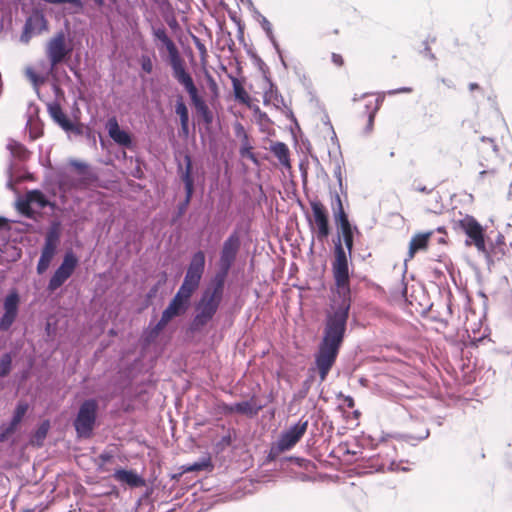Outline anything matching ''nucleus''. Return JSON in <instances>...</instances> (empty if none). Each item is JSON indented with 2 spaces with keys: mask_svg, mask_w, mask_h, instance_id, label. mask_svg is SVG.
Returning a JSON list of instances; mask_svg holds the SVG:
<instances>
[{
  "mask_svg": "<svg viewBox=\"0 0 512 512\" xmlns=\"http://www.w3.org/2000/svg\"><path fill=\"white\" fill-rule=\"evenodd\" d=\"M175 113L179 116L181 121H189V112L182 97H179L175 104Z\"/></svg>",
  "mask_w": 512,
  "mask_h": 512,
  "instance_id": "72a5a7b5",
  "label": "nucleus"
},
{
  "mask_svg": "<svg viewBox=\"0 0 512 512\" xmlns=\"http://www.w3.org/2000/svg\"><path fill=\"white\" fill-rule=\"evenodd\" d=\"M429 436V430H426L425 433L419 437L420 440H424Z\"/></svg>",
  "mask_w": 512,
  "mask_h": 512,
  "instance_id": "e2e57ef3",
  "label": "nucleus"
},
{
  "mask_svg": "<svg viewBox=\"0 0 512 512\" xmlns=\"http://www.w3.org/2000/svg\"><path fill=\"white\" fill-rule=\"evenodd\" d=\"M432 232L419 233L412 237L409 243L408 259H412L416 252L424 250L427 247L428 240Z\"/></svg>",
  "mask_w": 512,
  "mask_h": 512,
  "instance_id": "5701e85b",
  "label": "nucleus"
},
{
  "mask_svg": "<svg viewBox=\"0 0 512 512\" xmlns=\"http://www.w3.org/2000/svg\"><path fill=\"white\" fill-rule=\"evenodd\" d=\"M504 236L501 234H498L496 237V240L491 246H498V245H505Z\"/></svg>",
  "mask_w": 512,
  "mask_h": 512,
  "instance_id": "8fccbe9b",
  "label": "nucleus"
},
{
  "mask_svg": "<svg viewBox=\"0 0 512 512\" xmlns=\"http://www.w3.org/2000/svg\"><path fill=\"white\" fill-rule=\"evenodd\" d=\"M332 210L335 221L340 226V228L351 226L348 217L344 211L342 201L338 193H335L333 195Z\"/></svg>",
  "mask_w": 512,
  "mask_h": 512,
  "instance_id": "4be33fe9",
  "label": "nucleus"
},
{
  "mask_svg": "<svg viewBox=\"0 0 512 512\" xmlns=\"http://www.w3.org/2000/svg\"><path fill=\"white\" fill-rule=\"evenodd\" d=\"M263 101L265 105H273L275 108H280L284 104L283 97L273 84H270L269 89L264 92Z\"/></svg>",
  "mask_w": 512,
  "mask_h": 512,
  "instance_id": "a878e982",
  "label": "nucleus"
},
{
  "mask_svg": "<svg viewBox=\"0 0 512 512\" xmlns=\"http://www.w3.org/2000/svg\"><path fill=\"white\" fill-rule=\"evenodd\" d=\"M496 172H497V170L495 168H492L490 170H482L479 172V179H483L484 176L487 174L495 175Z\"/></svg>",
  "mask_w": 512,
  "mask_h": 512,
  "instance_id": "09e8293b",
  "label": "nucleus"
},
{
  "mask_svg": "<svg viewBox=\"0 0 512 512\" xmlns=\"http://www.w3.org/2000/svg\"><path fill=\"white\" fill-rule=\"evenodd\" d=\"M59 241L60 232L58 227L55 225L47 231L45 236V242L36 267L37 273L39 275H42L49 268L51 261L57 252Z\"/></svg>",
  "mask_w": 512,
  "mask_h": 512,
  "instance_id": "9d476101",
  "label": "nucleus"
},
{
  "mask_svg": "<svg viewBox=\"0 0 512 512\" xmlns=\"http://www.w3.org/2000/svg\"><path fill=\"white\" fill-rule=\"evenodd\" d=\"M114 458V455L110 451H104L98 456L99 464L98 467L100 470H104V465Z\"/></svg>",
  "mask_w": 512,
  "mask_h": 512,
  "instance_id": "4c0bfd02",
  "label": "nucleus"
},
{
  "mask_svg": "<svg viewBox=\"0 0 512 512\" xmlns=\"http://www.w3.org/2000/svg\"><path fill=\"white\" fill-rule=\"evenodd\" d=\"M49 429H50L49 421H44L40 424V426L38 427V429L36 430V432L34 434V442L37 445H39V446L42 445L44 439L47 436Z\"/></svg>",
  "mask_w": 512,
  "mask_h": 512,
  "instance_id": "2f4dec72",
  "label": "nucleus"
},
{
  "mask_svg": "<svg viewBox=\"0 0 512 512\" xmlns=\"http://www.w3.org/2000/svg\"><path fill=\"white\" fill-rule=\"evenodd\" d=\"M19 295L16 291H11L4 299V314L0 319V330H8L14 323L19 306Z\"/></svg>",
  "mask_w": 512,
  "mask_h": 512,
  "instance_id": "dca6fc26",
  "label": "nucleus"
},
{
  "mask_svg": "<svg viewBox=\"0 0 512 512\" xmlns=\"http://www.w3.org/2000/svg\"><path fill=\"white\" fill-rule=\"evenodd\" d=\"M416 190L419 191V192H422V193H430L431 192V190L427 189L426 186H418L416 188Z\"/></svg>",
  "mask_w": 512,
  "mask_h": 512,
  "instance_id": "bf43d9fd",
  "label": "nucleus"
},
{
  "mask_svg": "<svg viewBox=\"0 0 512 512\" xmlns=\"http://www.w3.org/2000/svg\"><path fill=\"white\" fill-rule=\"evenodd\" d=\"M46 29L47 21L45 16L42 13L35 12L27 18L20 41L28 43L33 36L41 34Z\"/></svg>",
  "mask_w": 512,
  "mask_h": 512,
  "instance_id": "f3484780",
  "label": "nucleus"
},
{
  "mask_svg": "<svg viewBox=\"0 0 512 512\" xmlns=\"http://www.w3.org/2000/svg\"><path fill=\"white\" fill-rule=\"evenodd\" d=\"M480 140H481L482 142H485V143L487 142V143L491 144L492 150H493L495 153H497V152H498V146H497V144L495 143V141H494L492 138H489V137H485V136H483V137H481V139H480Z\"/></svg>",
  "mask_w": 512,
  "mask_h": 512,
  "instance_id": "a18cd8bd",
  "label": "nucleus"
},
{
  "mask_svg": "<svg viewBox=\"0 0 512 512\" xmlns=\"http://www.w3.org/2000/svg\"><path fill=\"white\" fill-rule=\"evenodd\" d=\"M176 81L184 87L186 92L188 93L190 100L195 107V110L198 115L203 117L204 115L208 114L210 111L208 105L206 104L205 100L202 96H200L198 88L196 87L194 80L189 72H185L181 74L180 76L175 78Z\"/></svg>",
  "mask_w": 512,
  "mask_h": 512,
  "instance_id": "4468645a",
  "label": "nucleus"
},
{
  "mask_svg": "<svg viewBox=\"0 0 512 512\" xmlns=\"http://www.w3.org/2000/svg\"><path fill=\"white\" fill-rule=\"evenodd\" d=\"M375 116L376 113L369 111V116H367V124L366 127L364 128V133L366 135L370 134L373 131Z\"/></svg>",
  "mask_w": 512,
  "mask_h": 512,
  "instance_id": "37998d69",
  "label": "nucleus"
},
{
  "mask_svg": "<svg viewBox=\"0 0 512 512\" xmlns=\"http://www.w3.org/2000/svg\"><path fill=\"white\" fill-rule=\"evenodd\" d=\"M224 284L213 279L203 292L195 308L196 314L191 324L193 330L202 329L213 319L223 298Z\"/></svg>",
  "mask_w": 512,
  "mask_h": 512,
  "instance_id": "7ed1b4c3",
  "label": "nucleus"
},
{
  "mask_svg": "<svg viewBox=\"0 0 512 512\" xmlns=\"http://www.w3.org/2000/svg\"><path fill=\"white\" fill-rule=\"evenodd\" d=\"M454 228L460 229L466 234L465 244L467 246H475L478 252L486 251L484 228L473 216L464 215L460 219L454 220Z\"/></svg>",
  "mask_w": 512,
  "mask_h": 512,
  "instance_id": "423d86ee",
  "label": "nucleus"
},
{
  "mask_svg": "<svg viewBox=\"0 0 512 512\" xmlns=\"http://www.w3.org/2000/svg\"><path fill=\"white\" fill-rule=\"evenodd\" d=\"M308 427V421L300 420L291 426L287 431L283 432L276 444L272 447V452L282 453L290 450L305 434Z\"/></svg>",
  "mask_w": 512,
  "mask_h": 512,
  "instance_id": "ddd939ff",
  "label": "nucleus"
},
{
  "mask_svg": "<svg viewBox=\"0 0 512 512\" xmlns=\"http://www.w3.org/2000/svg\"><path fill=\"white\" fill-rule=\"evenodd\" d=\"M45 52L52 71L72 52V47L67 43L66 34L63 31L57 32L47 42Z\"/></svg>",
  "mask_w": 512,
  "mask_h": 512,
  "instance_id": "6e6552de",
  "label": "nucleus"
},
{
  "mask_svg": "<svg viewBox=\"0 0 512 512\" xmlns=\"http://www.w3.org/2000/svg\"><path fill=\"white\" fill-rule=\"evenodd\" d=\"M77 265L78 258L76 255L72 251H67L62 263L50 278L47 289L54 292L60 288L72 276Z\"/></svg>",
  "mask_w": 512,
  "mask_h": 512,
  "instance_id": "9b49d317",
  "label": "nucleus"
},
{
  "mask_svg": "<svg viewBox=\"0 0 512 512\" xmlns=\"http://www.w3.org/2000/svg\"><path fill=\"white\" fill-rule=\"evenodd\" d=\"M189 203H186V199L184 200L183 204L181 205L180 209L184 210Z\"/></svg>",
  "mask_w": 512,
  "mask_h": 512,
  "instance_id": "69168bd1",
  "label": "nucleus"
},
{
  "mask_svg": "<svg viewBox=\"0 0 512 512\" xmlns=\"http://www.w3.org/2000/svg\"><path fill=\"white\" fill-rule=\"evenodd\" d=\"M113 478L118 483L127 485L130 488H139L146 485L145 479L132 469H116L113 473Z\"/></svg>",
  "mask_w": 512,
  "mask_h": 512,
  "instance_id": "aec40b11",
  "label": "nucleus"
},
{
  "mask_svg": "<svg viewBox=\"0 0 512 512\" xmlns=\"http://www.w3.org/2000/svg\"><path fill=\"white\" fill-rule=\"evenodd\" d=\"M412 92V88L410 87H401V88H398V89H392V90H389L387 92L388 95H396V94H400V93H410Z\"/></svg>",
  "mask_w": 512,
  "mask_h": 512,
  "instance_id": "c03bdc74",
  "label": "nucleus"
},
{
  "mask_svg": "<svg viewBox=\"0 0 512 512\" xmlns=\"http://www.w3.org/2000/svg\"><path fill=\"white\" fill-rule=\"evenodd\" d=\"M94 2H95L98 6L103 5V0H94Z\"/></svg>",
  "mask_w": 512,
  "mask_h": 512,
  "instance_id": "774afa93",
  "label": "nucleus"
},
{
  "mask_svg": "<svg viewBox=\"0 0 512 512\" xmlns=\"http://www.w3.org/2000/svg\"><path fill=\"white\" fill-rule=\"evenodd\" d=\"M98 403L94 399L85 400L74 420V427L78 437L89 438L96 422Z\"/></svg>",
  "mask_w": 512,
  "mask_h": 512,
  "instance_id": "0eeeda50",
  "label": "nucleus"
},
{
  "mask_svg": "<svg viewBox=\"0 0 512 512\" xmlns=\"http://www.w3.org/2000/svg\"><path fill=\"white\" fill-rule=\"evenodd\" d=\"M180 124H181V131L184 134H188V132H189V121H181Z\"/></svg>",
  "mask_w": 512,
  "mask_h": 512,
  "instance_id": "603ef678",
  "label": "nucleus"
},
{
  "mask_svg": "<svg viewBox=\"0 0 512 512\" xmlns=\"http://www.w3.org/2000/svg\"><path fill=\"white\" fill-rule=\"evenodd\" d=\"M469 90L470 91H474V90L481 91V88H480V86L477 83H470L469 84Z\"/></svg>",
  "mask_w": 512,
  "mask_h": 512,
  "instance_id": "13d9d810",
  "label": "nucleus"
},
{
  "mask_svg": "<svg viewBox=\"0 0 512 512\" xmlns=\"http://www.w3.org/2000/svg\"><path fill=\"white\" fill-rule=\"evenodd\" d=\"M334 303L337 304V307L333 308V312L327 315L324 336L318 352L315 354V365L321 382L325 381L336 361L346 331L351 305L350 300L337 303V300L334 299Z\"/></svg>",
  "mask_w": 512,
  "mask_h": 512,
  "instance_id": "f257e3e1",
  "label": "nucleus"
},
{
  "mask_svg": "<svg viewBox=\"0 0 512 512\" xmlns=\"http://www.w3.org/2000/svg\"><path fill=\"white\" fill-rule=\"evenodd\" d=\"M232 86L236 100L243 104H248L250 101V97L237 78H232Z\"/></svg>",
  "mask_w": 512,
  "mask_h": 512,
  "instance_id": "c756f323",
  "label": "nucleus"
},
{
  "mask_svg": "<svg viewBox=\"0 0 512 512\" xmlns=\"http://www.w3.org/2000/svg\"><path fill=\"white\" fill-rule=\"evenodd\" d=\"M47 110L53 121L58 124L65 132L73 133L75 135L82 134V128L74 124L63 112L61 106L57 102H49L47 104Z\"/></svg>",
  "mask_w": 512,
  "mask_h": 512,
  "instance_id": "2eb2a0df",
  "label": "nucleus"
},
{
  "mask_svg": "<svg viewBox=\"0 0 512 512\" xmlns=\"http://www.w3.org/2000/svg\"><path fill=\"white\" fill-rule=\"evenodd\" d=\"M197 48L201 52H205L206 51L205 46L203 44H201L200 42H197Z\"/></svg>",
  "mask_w": 512,
  "mask_h": 512,
  "instance_id": "052dcab7",
  "label": "nucleus"
},
{
  "mask_svg": "<svg viewBox=\"0 0 512 512\" xmlns=\"http://www.w3.org/2000/svg\"><path fill=\"white\" fill-rule=\"evenodd\" d=\"M349 256L340 243L335 245V259L332 263L333 278L335 281L334 294L340 301H351Z\"/></svg>",
  "mask_w": 512,
  "mask_h": 512,
  "instance_id": "20e7f679",
  "label": "nucleus"
},
{
  "mask_svg": "<svg viewBox=\"0 0 512 512\" xmlns=\"http://www.w3.org/2000/svg\"><path fill=\"white\" fill-rule=\"evenodd\" d=\"M223 409H224L225 413H230L231 414V413H235L236 412V409H234V404H231V405L226 404V405H224Z\"/></svg>",
  "mask_w": 512,
  "mask_h": 512,
  "instance_id": "864d4df0",
  "label": "nucleus"
},
{
  "mask_svg": "<svg viewBox=\"0 0 512 512\" xmlns=\"http://www.w3.org/2000/svg\"><path fill=\"white\" fill-rule=\"evenodd\" d=\"M202 118H203V120L207 124L211 123L212 122V113H211V111H209L208 114L204 115Z\"/></svg>",
  "mask_w": 512,
  "mask_h": 512,
  "instance_id": "4d7b16f0",
  "label": "nucleus"
},
{
  "mask_svg": "<svg viewBox=\"0 0 512 512\" xmlns=\"http://www.w3.org/2000/svg\"><path fill=\"white\" fill-rule=\"evenodd\" d=\"M368 95H369L368 93H364V94H361V95L355 94L354 97L352 98V101L353 102H357V101L367 97Z\"/></svg>",
  "mask_w": 512,
  "mask_h": 512,
  "instance_id": "6e6d98bb",
  "label": "nucleus"
},
{
  "mask_svg": "<svg viewBox=\"0 0 512 512\" xmlns=\"http://www.w3.org/2000/svg\"><path fill=\"white\" fill-rule=\"evenodd\" d=\"M234 133L241 140L240 155L256 162L255 155L251 152L252 146L244 126L240 122L234 124Z\"/></svg>",
  "mask_w": 512,
  "mask_h": 512,
  "instance_id": "412c9836",
  "label": "nucleus"
},
{
  "mask_svg": "<svg viewBox=\"0 0 512 512\" xmlns=\"http://www.w3.org/2000/svg\"><path fill=\"white\" fill-rule=\"evenodd\" d=\"M209 465L208 462H203V463H195L193 464L189 470H192V471H198V470H202L204 469L205 467H207Z\"/></svg>",
  "mask_w": 512,
  "mask_h": 512,
  "instance_id": "49530a36",
  "label": "nucleus"
},
{
  "mask_svg": "<svg viewBox=\"0 0 512 512\" xmlns=\"http://www.w3.org/2000/svg\"><path fill=\"white\" fill-rule=\"evenodd\" d=\"M106 129L108 131L109 137L116 144L125 148L132 147L133 142L131 135L120 128L118 121L115 117H111L107 120Z\"/></svg>",
  "mask_w": 512,
  "mask_h": 512,
  "instance_id": "a211bd4d",
  "label": "nucleus"
},
{
  "mask_svg": "<svg viewBox=\"0 0 512 512\" xmlns=\"http://www.w3.org/2000/svg\"><path fill=\"white\" fill-rule=\"evenodd\" d=\"M17 426L13 425L12 422L9 424H2L0 426V442H5L11 434L14 433Z\"/></svg>",
  "mask_w": 512,
  "mask_h": 512,
  "instance_id": "e433bc0d",
  "label": "nucleus"
},
{
  "mask_svg": "<svg viewBox=\"0 0 512 512\" xmlns=\"http://www.w3.org/2000/svg\"><path fill=\"white\" fill-rule=\"evenodd\" d=\"M332 62L337 65V66H341L343 64V58L341 55L339 54H336V53H333L332 54Z\"/></svg>",
  "mask_w": 512,
  "mask_h": 512,
  "instance_id": "de8ad7c7",
  "label": "nucleus"
},
{
  "mask_svg": "<svg viewBox=\"0 0 512 512\" xmlns=\"http://www.w3.org/2000/svg\"><path fill=\"white\" fill-rule=\"evenodd\" d=\"M153 35L163 44V46H165L168 52V61L172 68L173 77L176 78L187 72L184 60L181 58L175 43L168 37L165 28L161 27L154 29Z\"/></svg>",
  "mask_w": 512,
  "mask_h": 512,
  "instance_id": "1a4fd4ad",
  "label": "nucleus"
},
{
  "mask_svg": "<svg viewBox=\"0 0 512 512\" xmlns=\"http://www.w3.org/2000/svg\"><path fill=\"white\" fill-rule=\"evenodd\" d=\"M343 235L345 246L348 250V255H351L353 248V229L351 226L340 228Z\"/></svg>",
  "mask_w": 512,
  "mask_h": 512,
  "instance_id": "c9c22d12",
  "label": "nucleus"
},
{
  "mask_svg": "<svg viewBox=\"0 0 512 512\" xmlns=\"http://www.w3.org/2000/svg\"><path fill=\"white\" fill-rule=\"evenodd\" d=\"M12 366V358L9 353L2 355L0 359V377H5L9 374Z\"/></svg>",
  "mask_w": 512,
  "mask_h": 512,
  "instance_id": "f704fd0d",
  "label": "nucleus"
},
{
  "mask_svg": "<svg viewBox=\"0 0 512 512\" xmlns=\"http://www.w3.org/2000/svg\"><path fill=\"white\" fill-rule=\"evenodd\" d=\"M27 199H29L31 206L43 209L49 205L46 196L39 190H32L27 192Z\"/></svg>",
  "mask_w": 512,
  "mask_h": 512,
  "instance_id": "cd10ccee",
  "label": "nucleus"
},
{
  "mask_svg": "<svg viewBox=\"0 0 512 512\" xmlns=\"http://www.w3.org/2000/svg\"><path fill=\"white\" fill-rule=\"evenodd\" d=\"M180 178L184 183L186 203H189L194 192V178L192 175V159L189 154L184 155L183 164L178 165Z\"/></svg>",
  "mask_w": 512,
  "mask_h": 512,
  "instance_id": "6ab92c4d",
  "label": "nucleus"
},
{
  "mask_svg": "<svg viewBox=\"0 0 512 512\" xmlns=\"http://www.w3.org/2000/svg\"><path fill=\"white\" fill-rule=\"evenodd\" d=\"M28 410V404L25 402H19L16 406V409L14 411L13 417L11 419V422L13 425L18 426L19 423L22 421L24 415L26 414Z\"/></svg>",
  "mask_w": 512,
  "mask_h": 512,
  "instance_id": "473e14b6",
  "label": "nucleus"
},
{
  "mask_svg": "<svg viewBox=\"0 0 512 512\" xmlns=\"http://www.w3.org/2000/svg\"><path fill=\"white\" fill-rule=\"evenodd\" d=\"M7 149L10 151L13 157L18 158L20 160L26 159L29 155V152L25 148V146L15 140L8 141Z\"/></svg>",
  "mask_w": 512,
  "mask_h": 512,
  "instance_id": "c85d7f7f",
  "label": "nucleus"
},
{
  "mask_svg": "<svg viewBox=\"0 0 512 512\" xmlns=\"http://www.w3.org/2000/svg\"><path fill=\"white\" fill-rule=\"evenodd\" d=\"M240 246V235L237 231H234L223 243L222 249L220 251L219 271L213 278L214 280L225 283V279L237 258Z\"/></svg>",
  "mask_w": 512,
  "mask_h": 512,
  "instance_id": "39448f33",
  "label": "nucleus"
},
{
  "mask_svg": "<svg viewBox=\"0 0 512 512\" xmlns=\"http://www.w3.org/2000/svg\"><path fill=\"white\" fill-rule=\"evenodd\" d=\"M397 467L395 465V463H391L390 466H389V470H395Z\"/></svg>",
  "mask_w": 512,
  "mask_h": 512,
  "instance_id": "338daca9",
  "label": "nucleus"
},
{
  "mask_svg": "<svg viewBox=\"0 0 512 512\" xmlns=\"http://www.w3.org/2000/svg\"><path fill=\"white\" fill-rule=\"evenodd\" d=\"M260 24H261L262 29L265 31L268 39L270 40L273 47L275 48V50L278 53H280L279 44H278L277 40L275 39L273 29H272V24L270 23V21L265 16H261Z\"/></svg>",
  "mask_w": 512,
  "mask_h": 512,
  "instance_id": "7c9ffc66",
  "label": "nucleus"
},
{
  "mask_svg": "<svg viewBox=\"0 0 512 512\" xmlns=\"http://www.w3.org/2000/svg\"><path fill=\"white\" fill-rule=\"evenodd\" d=\"M18 209L25 215L29 216L31 214V204L27 196L24 200L18 201L17 203Z\"/></svg>",
  "mask_w": 512,
  "mask_h": 512,
  "instance_id": "58836bf2",
  "label": "nucleus"
},
{
  "mask_svg": "<svg viewBox=\"0 0 512 512\" xmlns=\"http://www.w3.org/2000/svg\"><path fill=\"white\" fill-rule=\"evenodd\" d=\"M204 271L205 253L200 250L192 255L183 283L167 308L162 312L161 318L155 326L157 332L163 330L173 318L186 312L193 293L200 285Z\"/></svg>",
  "mask_w": 512,
  "mask_h": 512,
  "instance_id": "f03ea898",
  "label": "nucleus"
},
{
  "mask_svg": "<svg viewBox=\"0 0 512 512\" xmlns=\"http://www.w3.org/2000/svg\"><path fill=\"white\" fill-rule=\"evenodd\" d=\"M70 163L72 166H74L75 168H77L79 170H83L86 168V164L79 162L77 160H72Z\"/></svg>",
  "mask_w": 512,
  "mask_h": 512,
  "instance_id": "3c124183",
  "label": "nucleus"
},
{
  "mask_svg": "<svg viewBox=\"0 0 512 512\" xmlns=\"http://www.w3.org/2000/svg\"><path fill=\"white\" fill-rule=\"evenodd\" d=\"M261 408L262 407L257 405L253 399L234 404V409H236V413H240L250 417L257 415Z\"/></svg>",
  "mask_w": 512,
  "mask_h": 512,
  "instance_id": "393cba45",
  "label": "nucleus"
},
{
  "mask_svg": "<svg viewBox=\"0 0 512 512\" xmlns=\"http://www.w3.org/2000/svg\"><path fill=\"white\" fill-rule=\"evenodd\" d=\"M481 253L485 256L488 264H492L504 256L505 245L490 246L489 248L486 246V251Z\"/></svg>",
  "mask_w": 512,
  "mask_h": 512,
  "instance_id": "bb28decb",
  "label": "nucleus"
},
{
  "mask_svg": "<svg viewBox=\"0 0 512 512\" xmlns=\"http://www.w3.org/2000/svg\"><path fill=\"white\" fill-rule=\"evenodd\" d=\"M310 206L313 213V221L309 219L311 230L315 232L318 241L324 242L330 234L327 211L319 201H311Z\"/></svg>",
  "mask_w": 512,
  "mask_h": 512,
  "instance_id": "f8f14e48",
  "label": "nucleus"
},
{
  "mask_svg": "<svg viewBox=\"0 0 512 512\" xmlns=\"http://www.w3.org/2000/svg\"><path fill=\"white\" fill-rule=\"evenodd\" d=\"M141 68L146 73L150 74L153 70V63L149 56L143 55L141 57Z\"/></svg>",
  "mask_w": 512,
  "mask_h": 512,
  "instance_id": "ea45409f",
  "label": "nucleus"
},
{
  "mask_svg": "<svg viewBox=\"0 0 512 512\" xmlns=\"http://www.w3.org/2000/svg\"><path fill=\"white\" fill-rule=\"evenodd\" d=\"M374 105V100H370V101H367L366 104H365V113L367 114V116H369V111L372 110V107Z\"/></svg>",
  "mask_w": 512,
  "mask_h": 512,
  "instance_id": "5fc2aeb1",
  "label": "nucleus"
},
{
  "mask_svg": "<svg viewBox=\"0 0 512 512\" xmlns=\"http://www.w3.org/2000/svg\"><path fill=\"white\" fill-rule=\"evenodd\" d=\"M26 74L35 87L44 82V78L38 76L32 69H27Z\"/></svg>",
  "mask_w": 512,
  "mask_h": 512,
  "instance_id": "a19ab883",
  "label": "nucleus"
},
{
  "mask_svg": "<svg viewBox=\"0 0 512 512\" xmlns=\"http://www.w3.org/2000/svg\"><path fill=\"white\" fill-rule=\"evenodd\" d=\"M7 223V219L0 217V227Z\"/></svg>",
  "mask_w": 512,
  "mask_h": 512,
  "instance_id": "0e129e2a",
  "label": "nucleus"
},
{
  "mask_svg": "<svg viewBox=\"0 0 512 512\" xmlns=\"http://www.w3.org/2000/svg\"><path fill=\"white\" fill-rule=\"evenodd\" d=\"M336 176L338 178L339 184L341 185L342 184V178H341V171H340V169L338 170V172H336Z\"/></svg>",
  "mask_w": 512,
  "mask_h": 512,
  "instance_id": "680f3d73",
  "label": "nucleus"
},
{
  "mask_svg": "<svg viewBox=\"0 0 512 512\" xmlns=\"http://www.w3.org/2000/svg\"><path fill=\"white\" fill-rule=\"evenodd\" d=\"M386 94L387 93H385V92H381V93L377 94V98L374 100V105L372 107V110H370L371 112L377 114V112L379 111V109H380V107H381V105H382V103L384 101V98H385Z\"/></svg>",
  "mask_w": 512,
  "mask_h": 512,
  "instance_id": "79ce46f5",
  "label": "nucleus"
},
{
  "mask_svg": "<svg viewBox=\"0 0 512 512\" xmlns=\"http://www.w3.org/2000/svg\"><path fill=\"white\" fill-rule=\"evenodd\" d=\"M270 151L278 159L280 164L286 168H290L289 149L283 142H275L271 144Z\"/></svg>",
  "mask_w": 512,
  "mask_h": 512,
  "instance_id": "b1692460",
  "label": "nucleus"
}]
</instances>
